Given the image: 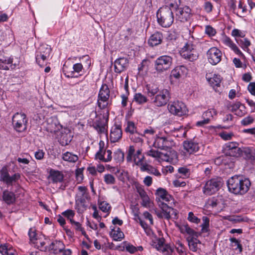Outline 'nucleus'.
Instances as JSON below:
<instances>
[{
    "label": "nucleus",
    "instance_id": "obj_54",
    "mask_svg": "<svg viewBox=\"0 0 255 255\" xmlns=\"http://www.w3.org/2000/svg\"><path fill=\"white\" fill-rule=\"evenodd\" d=\"M236 41L243 49L248 48L251 45V42L247 38L239 40L236 39Z\"/></svg>",
    "mask_w": 255,
    "mask_h": 255
},
{
    "label": "nucleus",
    "instance_id": "obj_31",
    "mask_svg": "<svg viewBox=\"0 0 255 255\" xmlns=\"http://www.w3.org/2000/svg\"><path fill=\"white\" fill-rule=\"evenodd\" d=\"M64 248V244L61 241L57 240L52 242L48 247V249L53 251L54 254L62 252Z\"/></svg>",
    "mask_w": 255,
    "mask_h": 255
},
{
    "label": "nucleus",
    "instance_id": "obj_32",
    "mask_svg": "<svg viewBox=\"0 0 255 255\" xmlns=\"http://www.w3.org/2000/svg\"><path fill=\"white\" fill-rule=\"evenodd\" d=\"M188 245L190 251L193 252H197L199 249L198 247V244H201V242L195 237H188L187 238Z\"/></svg>",
    "mask_w": 255,
    "mask_h": 255
},
{
    "label": "nucleus",
    "instance_id": "obj_26",
    "mask_svg": "<svg viewBox=\"0 0 255 255\" xmlns=\"http://www.w3.org/2000/svg\"><path fill=\"white\" fill-rule=\"evenodd\" d=\"M188 70L184 65H180L175 67L170 73V77L179 79L182 76L187 74Z\"/></svg>",
    "mask_w": 255,
    "mask_h": 255
},
{
    "label": "nucleus",
    "instance_id": "obj_44",
    "mask_svg": "<svg viewBox=\"0 0 255 255\" xmlns=\"http://www.w3.org/2000/svg\"><path fill=\"white\" fill-rule=\"evenodd\" d=\"M244 152L248 159L255 162V149L248 147L245 149Z\"/></svg>",
    "mask_w": 255,
    "mask_h": 255
},
{
    "label": "nucleus",
    "instance_id": "obj_41",
    "mask_svg": "<svg viewBox=\"0 0 255 255\" xmlns=\"http://www.w3.org/2000/svg\"><path fill=\"white\" fill-rule=\"evenodd\" d=\"M243 151L241 148L239 147L237 148H235L234 149H232V150H229V152H227L225 154V155L227 157V156H232V157H239L242 154Z\"/></svg>",
    "mask_w": 255,
    "mask_h": 255
},
{
    "label": "nucleus",
    "instance_id": "obj_10",
    "mask_svg": "<svg viewBox=\"0 0 255 255\" xmlns=\"http://www.w3.org/2000/svg\"><path fill=\"white\" fill-rule=\"evenodd\" d=\"M179 52L182 57L190 61L196 60L198 57L193 45L188 43L181 48Z\"/></svg>",
    "mask_w": 255,
    "mask_h": 255
},
{
    "label": "nucleus",
    "instance_id": "obj_47",
    "mask_svg": "<svg viewBox=\"0 0 255 255\" xmlns=\"http://www.w3.org/2000/svg\"><path fill=\"white\" fill-rule=\"evenodd\" d=\"M239 147V143L236 142H229L225 145L224 147V153L225 154L229 152V150H232V149L237 148Z\"/></svg>",
    "mask_w": 255,
    "mask_h": 255
},
{
    "label": "nucleus",
    "instance_id": "obj_43",
    "mask_svg": "<svg viewBox=\"0 0 255 255\" xmlns=\"http://www.w3.org/2000/svg\"><path fill=\"white\" fill-rule=\"evenodd\" d=\"M30 242L34 244H37L39 239L37 237V234L35 229L30 228L28 232Z\"/></svg>",
    "mask_w": 255,
    "mask_h": 255
},
{
    "label": "nucleus",
    "instance_id": "obj_42",
    "mask_svg": "<svg viewBox=\"0 0 255 255\" xmlns=\"http://www.w3.org/2000/svg\"><path fill=\"white\" fill-rule=\"evenodd\" d=\"M133 100L135 102L139 104H143L147 101L146 97L140 93L135 94L134 95Z\"/></svg>",
    "mask_w": 255,
    "mask_h": 255
},
{
    "label": "nucleus",
    "instance_id": "obj_46",
    "mask_svg": "<svg viewBox=\"0 0 255 255\" xmlns=\"http://www.w3.org/2000/svg\"><path fill=\"white\" fill-rule=\"evenodd\" d=\"M228 109L232 111V112L235 113L239 109L241 108H243V109H245V107L244 105H242L240 102H237L234 104H230L227 106Z\"/></svg>",
    "mask_w": 255,
    "mask_h": 255
},
{
    "label": "nucleus",
    "instance_id": "obj_15",
    "mask_svg": "<svg viewBox=\"0 0 255 255\" xmlns=\"http://www.w3.org/2000/svg\"><path fill=\"white\" fill-rule=\"evenodd\" d=\"M106 115L103 116V119L96 120L93 123L94 128L98 131L99 133H104L106 131V126L108 121L109 116V110L107 109Z\"/></svg>",
    "mask_w": 255,
    "mask_h": 255
},
{
    "label": "nucleus",
    "instance_id": "obj_12",
    "mask_svg": "<svg viewBox=\"0 0 255 255\" xmlns=\"http://www.w3.org/2000/svg\"><path fill=\"white\" fill-rule=\"evenodd\" d=\"M132 158L136 165L142 164L144 156L142 154V149H138L135 153V148L133 145H130L128 151L127 160L130 162Z\"/></svg>",
    "mask_w": 255,
    "mask_h": 255
},
{
    "label": "nucleus",
    "instance_id": "obj_60",
    "mask_svg": "<svg viewBox=\"0 0 255 255\" xmlns=\"http://www.w3.org/2000/svg\"><path fill=\"white\" fill-rule=\"evenodd\" d=\"M188 220L192 223L198 224L200 222V219L195 216L193 213L190 212L188 214Z\"/></svg>",
    "mask_w": 255,
    "mask_h": 255
},
{
    "label": "nucleus",
    "instance_id": "obj_20",
    "mask_svg": "<svg viewBox=\"0 0 255 255\" xmlns=\"http://www.w3.org/2000/svg\"><path fill=\"white\" fill-rule=\"evenodd\" d=\"M122 136V127L120 125H115L111 130L110 138L111 142L118 141Z\"/></svg>",
    "mask_w": 255,
    "mask_h": 255
},
{
    "label": "nucleus",
    "instance_id": "obj_7",
    "mask_svg": "<svg viewBox=\"0 0 255 255\" xmlns=\"http://www.w3.org/2000/svg\"><path fill=\"white\" fill-rule=\"evenodd\" d=\"M27 119L24 113H15L12 117V123L14 129L17 132H22L27 128Z\"/></svg>",
    "mask_w": 255,
    "mask_h": 255
},
{
    "label": "nucleus",
    "instance_id": "obj_17",
    "mask_svg": "<svg viewBox=\"0 0 255 255\" xmlns=\"http://www.w3.org/2000/svg\"><path fill=\"white\" fill-rule=\"evenodd\" d=\"M158 206L162 210L161 214H158L157 216L159 218H163L169 220L170 219V213L172 211V214H174L175 216L177 215V211L174 208L169 207L166 203L164 202L159 201Z\"/></svg>",
    "mask_w": 255,
    "mask_h": 255
},
{
    "label": "nucleus",
    "instance_id": "obj_48",
    "mask_svg": "<svg viewBox=\"0 0 255 255\" xmlns=\"http://www.w3.org/2000/svg\"><path fill=\"white\" fill-rule=\"evenodd\" d=\"M176 249L180 255H186L184 245L179 240L176 242Z\"/></svg>",
    "mask_w": 255,
    "mask_h": 255
},
{
    "label": "nucleus",
    "instance_id": "obj_23",
    "mask_svg": "<svg viewBox=\"0 0 255 255\" xmlns=\"http://www.w3.org/2000/svg\"><path fill=\"white\" fill-rule=\"evenodd\" d=\"M128 60L124 57L116 59L114 63L115 72L117 73H121L126 69L128 66Z\"/></svg>",
    "mask_w": 255,
    "mask_h": 255
},
{
    "label": "nucleus",
    "instance_id": "obj_16",
    "mask_svg": "<svg viewBox=\"0 0 255 255\" xmlns=\"http://www.w3.org/2000/svg\"><path fill=\"white\" fill-rule=\"evenodd\" d=\"M173 141L165 137H157L153 142L155 148L167 150L172 145Z\"/></svg>",
    "mask_w": 255,
    "mask_h": 255
},
{
    "label": "nucleus",
    "instance_id": "obj_14",
    "mask_svg": "<svg viewBox=\"0 0 255 255\" xmlns=\"http://www.w3.org/2000/svg\"><path fill=\"white\" fill-rule=\"evenodd\" d=\"M174 12H175L176 19L182 22L189 20L192 16L191 9L188 6L179 7L178 10Z\"/></svg>",
    "mask_w": 255,
    "mask_h": 255
},
{
    "label": "nucleus",
    "instance_id": "obj_33",
    "mask_svg": "<svg viewBox=\"0 0 255 255\" xmlns=\"http://www.w3.org/2000/svg\"><path fill=\"white\" fill-rule=\"evenodd\" d=\"M53 183L61 182L63 180L64 175L61 171L51 169L49 171Z\"/></svg>",
    "mask_w": 255,
    "mask_h": 255
},
{
    "label": "nucleus",
    "instance_id": "obj_57",
    "mask_svg": "<svg viewBox=\"0 0 255 255\" xmlns=\"http://www.w3.org/2000/svg\"><path fill=\"white\" fill-rule=\"evenodd\" d=\"M111 207L110 205L105 201L102 202L99 205V208L105 213H109Z\"/></svg>",
    "mask_w": 255,
    "mask_h": 255
},
{
    "label": "nucleus",
    "instance_id": "obj_5",
    "mask_svg": "<svg viewBox=\"0 0 255 255\" xmlns=\"http://www.w3.org/2000/svg\"><path fill=\"white\" fill-rule=\"evenodd\" d=\"M173 63V58L167 55L158 57L154 62V68L158 74H162L168 70Z\"/></svg>",
    "mask_w": 255,
    "mask_h": 255
},
{
    "label": "nucleus",
    "instance_id": "obj_1",
    "mask_svg": "<svg viewBox=\"0 0 255 255\" xmlns=\"http://www.w3.org/2000/svg\"><path fill=\"white\" fill-rule=\"evenodd\" d=\"M147 95L151 103L156 107L165 106L170 99V93L167 89H160L157 85H147Z\"/></svg>",
    "mask_w": 255,
    "mask_h": 255
},
{
    "label": "nucleus",
    "instance_id": "obj_52",
    "mask_svg": "<svg viewBox=\"0 0 255 255\" xmlns=\"http://www.w3.org/2000/svg\"><path fill=\"white\" fill-rule=\"evenodd\" d=\"M147 155L154 158H159L162 159L163 152L151 149L147 152Z\"/></svg>",
    "mask_w": 255,
    "mask_h": 255
},
{
    "label": "nucleus",
    "instance_id": "obj_25",
    "mask_svg": "<svg viewBox=\"0 0 255 255\" xmlns=\"http://www.w3.org/2000/svg\"><path fill=\"white\" fill-rule=\"evenodd\" d=\"M73 71L67 72V73L64 74L68 78H75L78 77V75H75L76 73L79 74V76L83 75L84 72V68L81 63H76L73 66Z\"/></svg>",
    "mask_w": 255,
    "mask_h": 255
},
{
    "label": "nucleus",
    "instance_id": "obj_4",
    "mask_svg": "<svg viewBox=\"0 0 255 255\" xmlns=\"http://www.w3.org/2000/svg\"><path fill=\"white\" fill-rule=\"evenodd\" d=\"M51 52V48L49 45L42 44L38 48L35 53V59L40 67H43L47 65Z\"/></svg>",
    "mask_w": 255,
    "mask_h": 255
},
{
    "label": "nucleus",
    "instance_id": "obj_8",
    "mask_svg": "<svg viewBox=\"0 0 255 255\" xmlns=\"http://www.w3.org/2000/svg\"><path fill=\"white\" fill-rule=\"evenodd\" d=\"M222 185L221 178L217 177L211 179L206 182L203 188V192L206 195H212L219 190Z\"/></svg>",
    "mask_w": 255,
    "mask_h": 255
},
{
    "label": "nucleus",
    "instance_id": "obj_21",
    "mask_svg": "<svg viewBox=\"0 0 255 255\" xmlns=\"http://www.w3.org/2000/svg\"><path fill=\"white\" fill-rule=\"evenodd\" d=\"M47 130L51 133L55 132L59 130L60 127H61L57 118L55 117H51L48 118L47 120Z\"/></svg>",
    "mask_w": 255,
    "mask_h": 255
},
{
    "label": "nucleus",
    "instance_id": "obj_30",
    "mask_svg": "<svg viewBox=\"0 0 255 255\" xmlns=\"http://www.w3.org/2000/svg\"><path fill=\"white\" fill-rule=\"evenodd\" d=\"M110 229L111 230L110 235L114 241H121L124 238V234L123 232L121 231L120 228L111 226Z\"/></svg>",
    "mask_w": 255,
    "mask_h": 255
},
{
    "label": "nucleus",
    "instance_id": "obj_36",
    "mask_svg": "<svg viewBox=\"0 0 255 255\" xmlns=\"http://www.w3.org/2000/svg\"><path fill=\"white\" fill-rule=\"evenodd\" d=\"M72 139L70 133H62L59 139V142L62 146L68 145Z\"/></svg>",
    "mask_w": 255,
    "mask_h": 255
},
{
    "label": "nucleus",
    "instance_id": "obj_50",
    "mask_svg": "<svg viewBox=\"0 0 255 255\" xmlns=\"http://www.w3.org/2000/svg\"><path fill=\"white\" fill-rule=\"evenodd\" d=\"M136 127L134 123L132 121H128L127 123V127L125 129V131L127 132H129L132 134L136 132Z\"/></svg>",
    "mask_w": 255,
    "mask_h": 255
},
{
    "label": "nucleus",
    "instance_id": "obj_27",
    "mask_svg": "<svg viewBox=\"0 0 255 255\" xmlns=\"http://www.w3.org/2000/svg\"><path fill=\"white\" fill-rule=\"evenodd\" d=\"M162 40V33L161 32L156 31L150 36L148 41V43L149 46L153 47L161 44Z\"/></svg>",
    "mask_w": 255,
    "mask_h": 255
},
{
    "label": "nucleus",
    "instance_id": "obj_22",
    "mask_svg": "<svg viewBox=\"0 0 255 255\" xmlns=\"http://www.w3.org/2000/svg\"><path fill=\"white\" fill-rule=\"evenodd\" d=\"M155 195H156V200L158 203L159 201L161 202L164 201L168 203L173 200L172 197L165 189L162 188H159L156 190Z\"/></svg>",
    "mask_w": 255,
    "mask_h": 255
},
{
    "label": "nucleus",
    "instance_id": "obj_56",
    "mask_svg": "<svg viewBox=\"0 0 255 255\" xmlns=\"http://www.w3.org/2000/svg\"><path fill=\"white\" fill-rule=\"evenodd\" d=\"M104 178V181L107 184H114L116 182L115 178L112 174H105Z\"/></svg>",
    "mask_w": 255,
    "mask_h": 255
},
{
    "label": "nucleus",
    "instance_id": "obj_3",
    "mask_svg": "<svg viewBox=\"0 0 255 255\" xmlns=\"http://www.w3.org/2000/svg\"><path fill=\"white\" fill-rule=\"evenodd\" d=\"M173 12L168 7H160L156 12L158 23L163 27H170L174 21Z\"/></svg>",
    "mask_w": 255,
    "mask_h": 255
},
{
    "label": "nucleus",
    "instance_id": "obj_51",
    "mask_svg": "<svg viewBox=\"0 0 255 255\" xmlns=\"http://www.w3.org/2000/svg\"><path fill=\"white\" fill-rule=\"evenodd\" d=\"M178 172L180 174V177L185 178L190 175V170L186 167H181L178 169Z\"/></svg>",
    "mask_w": 255,
    "mask_h": 255
},
{
    "label": "nucleus",
    "instance_id": "obj_40",
    "mask_svg": "<svg viewBox=\"0 0 255 255\" xmlns=\"http://www.w3.org/2000/svg\"><path fill=\"white\" fill-rule=\"evenodd\" d=\"M203 223L201 225V232L202 233H207L209 231V218L207 216H203L202 217Z\"/></svg>",
    "mask_w": 255,
    "mask_h": 255
},
{
    "label": "nucleus",
    "instance_id": "obj_58",
    "mask_svg": "<svg viewBox=\"0 0 255 255\" xmlns=\"http://www.w3.org/2000/svg\"><path fill=\"white\" fill-rule=\"evenodd\" d=\"M129 137L131 140L134 142L142 143L143 142V139L140 136V135L136 132L132 134H130Z\"/></svg>",
    "mask_w": 255,
    "mask_h": 255
},
{
    "label": "nucleus",
    "instance_id": "obj_2",
    "mask_svg": "<svg viewBox=\"0 0 255 255\" xmlns=\"http://www.w3.org/2000/svg\"><path fill=\"white\" fill-rule=\"evenodd\" d=\"M229 191L234 194L243 195L249 190L251 185L250 179L242 175H236L227 182Z\"/></svg>",
    "mask_w": 255,
    "mask_h": 255
},
{
    "label": "nucleus",
    "instance_id": "obj_6",
    "mask_svg": "<svg viewBox=\"0 0 255 255\" xmlns=\"http://www.w3.org/2000/svg\"><path fill=\"white\" fill-rule=\"evenodd\" d=\"M110 93L108 86L106 84H102L98 93L97 100V105L100 109L106 110L111 105L109 102Z\"/></svg>",
    "mask_w": 255,
    "mask_h": 255
},
{
    "label": "nucleus",
    "instance_id": "obj_61",
    "mask_svg": "<svg viewBox=\"0 0 255 255\" xmlns=\"http://www.w3.org/2000/svg\"><path fill=\"white\" fill-rule=\"evenodd\" d=\"M254 121V118L251 116H248L243 119L241 121V124L243 126H246L251 124Z\"/></svg>",
    "mask_w": 255,
    "mask_h": 255
},
{
    "label": "nucleus",
    "instance_id": "obj_34",
    "mask_svg": "<svg viewBox=\"0 0 255 255\" xmlns=\"http://www.w3.org/2000/svg\"><path fill=\"white\" fill-rule=\"evenodd\" d=\"M166 5L163 7H168L172 11L178 10L181 4V0H164Z\"/></svg>",
    "mask_w": 255,
    "mask_h": 255
},
{
    "label": "nucleus",
    "instance_id": "obj_55",
    "mask_svg": "<svg viewBox=\"0 0 255 255\" xmlns=\"http://www.w3.org/2000/svg\"><path fill=\"white\" fill-rule=\"evenodd\" d=\"M70 223L73 225H74L75 228L77 231H79L82 232V235L85 236L86 235V232L84 229L81 227V225L79 222H76L74 221L73 219H70Z\"/></svg>",
    "mask_w": 255,
    "mask_h": 255
},
{
    "label": "nucleus",
    "instance_id": "obj_64",
    "mask_svg": "<svg viewBox=\"0 0 255 255\" xmlns=\"http://www.w3.org/2000/svg\"><path fill=\"white\" fill-rule=\"evenodd\" d=\"M248 90L252 95L255 96V82L250 83L248 86Z\"/></svg>",
    "mask_w": 255,
    "mask_h": 255
},
{
    "label": "nucleus",
    "instance_id": "obj_24",
    "mask_svg": "<svg viewBox=\"0 0 255 255\" xmlns=\"http://www.w3.org/2000/svg\"><path fill=\"white\" fill-rule=\"evenodd\" d=\"M162 159L172 164L176 163L178 161L177 153L174 150L170 149L166 153H163Z\"/></svg>",
    "mask_w": 255,
    "mask_h": 255
},
{
    "label": "nucleus",
    "instance_id": "obj_37",
    "mask_svg": "<svg viewBox=\"0 0 255 255\" xmlns=\"http://www.w3.org/2000/svg\"><path fill=\"white\" fill-rule=\"evenodd\" d=\"M0 252L2 255H14V251L12 247L6 245L0 246Z\"/></svg>",
    "mask_w": 255,
    "mask_h": 255
},
{
    "label": "nucleus",
    "instance_id": "obj_38",
    "mask_svg": "<svg viewBox=\"0 0 255 255\" xmlns=\"http://www.w3.org/2000/svg\"><path fill=\"white\" fill-rule=\"evenodd\" d=\"M208 81L213 87L215 86L219 87L221 82V78L220 75L214 74L213 77L208 79Z\"/></svg>",
    "mask_w": 255,
    "mask_h": 255
},
{
    "label": "nucleus",
    "instance_id": "obj_28",
    "mask_svg": "<svg viewBox=\"0 0 255 255\" xmlns=\"http://www.w3.org/2000/svg\"><path fill=\"white\" fill-rule=\"evenodd\" d=\"M184 149L189 154H192L198 151L199 149L198 143L192 140H185L183 142Z\"/></svg>",
    "mask_w": 255,
    "mask_h": 255
},
{
    "label": "nucleus",
    "instance_id": "obj_39",
    "mask_svg": "<svg viewBox=\"0 0 255 255\" xmlns=\"http://www.w3.org/2000/svg\"><path fill=\"white\" fill-rule=\"evenodd\" d=\"M125 154L120 149H118L114 153V159L117 163H122L124 160Z\"/></svg>",
    "mask_w": 255,
    "mask_h": 255
},
{
    "label": "nucleus",
    "instance_id": "obj_63",
    "mask_svg": "<svg viewBox=\"0 0 255 255\" xmlns=\"http://www.w3.org/2000/svg\"><path fill=\"white\" fill-rule=\"evenodd\" d=\"M62 215L70 220L74 216L75 213L73 210L69 209L63 212Z\"/></svg>",
    "mask_w": 255,
    "mask_h": 255
},
{
    "label": "nucleus",
    "instance_id": "obj_35",
    "mask_svg": "<svg viewBox=\"0 0 255 255\" xmlns=\"http://www.w3.org/2000/svg\"><path fill=\"white\" fill-rule=\"evenodd\" d=\"M62 159L66 161L75 162L78 160V157L72 152L67 151L62 154Z\"/></svg>",
    "mask_w": 255,
    "mask_h": 255
},
{
    "label": "nucleus",
    "instance_id": "obj_19",
    "mask_svg": "<svg viewBox=\"0 0 255 255\" xmlns=\"http://www.w3.org/2000/svg\"><path fill=\"white\" fill-rule=\"evenodd\" d=\"M13 58L11 57L3 56L0 57V70H8L9 69H14L16 65L13 64Z\"/></svg>",
    "mask_w": 255,
    "mask_h": 255
},
{
    "label": "nucleus",
    "instance_id": "obj_29",
    "mask_svg": "<svg viewBox=\"0 0 255 255\" xmlns=\"http://www.w3.org/2000/svg\"><path fill=\"white\" fill-rule=\"evenodd\" d=\"M2 199L8 205L13 204L16 200L15 195L13 192L5 190L2 193Z\"/></svg>",
    "mask_w": 255,
    "mask_h": 255
},
{
    "label": "nucleus",
    "instance_id": "obj_62",
    "mask_svg": "<svg viewBox=\"0 0 255 255\" xmlns=\"http://www.w3.org/2000/svg\"><path fill=\"white\" fill-rule=\"evenodd\" d=\"M147 173L149 174H153L156 176H160L161 174L160 172L155 168L150 165L149 169H147Z\"/></svg>",
    "mask_w": 255,
    "mask_h": 255
},
{
    "label": "nucleus",
    "instance_id": "obj_11",
    "mask_svg": "<svg viewBox=\"0 0 255 255\" xmlns=\"http://www.w3.org/2000/svg\"><path fill=\"white\" fill-rule=\"evenodd\" d=\"M169 112L176 116H182L186 113V107L184 103L179 101L171 102L168 105Z\"/></svg>",
    "mask_w": 255,
    "mask_h": 255
},
{
    "label": "nucleus",
    "instance_id": "obj_53",
    "mask_svg": "<svg viewBox=\"0 0 255 255\" xmlns=\"http://www.w3.org/2000/svg\"><path fill=\"white\" fill-rule=\"evenodd\" d=\"M75 209L79 214L83 213L87 208V205L85 203H76L75 205Z\"/></svg>",
    "mask_w": 255,
    "mask_h": 255
},
{
    "label": "nucleus",
    "instance_id": "obj_45",
    "mask_svg": "<svg viewBox=\"0 0 255 255\" xmlns=\"http://www.w3.org/2000/svg\"><path fill=\"white\" fill-rule=\"evenodd\" d=\"M230 240L231 242L232 246L233 247H235L234 250H239V253H242L243 251V248L242 245L240 243V241L234 238H231Z\"/></svg>",
    "mask_w": 255,
    "mask_h": 255
},
{
    "label": "nucleus",
    "instance_id": "obj_49",
    "mask_svg": "<svg viewBox=\"0 0 255 255\" xmlns=\"http://www.w3.org/2000/svg\"><path fill=\"white\" fill-rule=\"evenodd\" d=\"M216 111L213 109L205 112L202 115V118L203 119L208 120V121L210 122V118L213 117L214 115H216Z\"/></svg>",
    "mask_w": 255,
    "mask_h": 255
},
{
    "label": "nucleus",
    "instance_id": "obj_13",
    "mask_svg": "<svg viewBox=\"0 0 255 255\" xmlns=\"http://www.w3.org/2000/svg\"><path fill=\"white\" fill-rule=\"evenodd\" d=\"M222 56V52L215 47H211L207 52L208 61L213 65L217 64L221 61Z\"/></svg>",
    "mask_w": 255,
    "mask_h": 255
},
{
    "label": "nucleus",
    "instance_id": "obj_18",
    "mask_svg": "<svg viewBox=\"0 0 255 255\" xmlns=\"http://www.w3.org/2000/svg\"><path fill=\"white\" fill-rule=\"evenodd\" d=\"M164 242L165 239L163 238H158L157 242L154 243L155 248L165 255H171L173 249L170 245L165 244Z\"/></svg>",
    "mask_w": 255,
    "mask_h": 255
},
{
    "label": "nucleus",
    "instance_id": "obj_9",
    "mask_svg": "<svg viewBox=\"0 0 255 255\" xmlns=\"http://www.w3.org/2000/svg\"><path fill=\"white\" fill-rule=\"evenodd\" d=\"M20 176L18 173L10 176L6 167H3L0 172V181L6 184L7 186H12L20 179Z\"/></svg>",
    "mask_w": 255,
    "mask_h": 255
},
{
    "label": "nucleus",
    "instance_id": "obj_59",
    "mask_svg": "<svg viewBox=\"0 0 255 255\" xmlns=\"http://www.w3.org/2000/svg\"><path fill=\"white\" fill-rule=\"evenodd\" d=\"M203 8L206 12L210 13L213 10V5L210 1H205L203 5Z\"/></svg>",
    "mask_w": 255,
    "mask_h": 255
}]
</instances>
